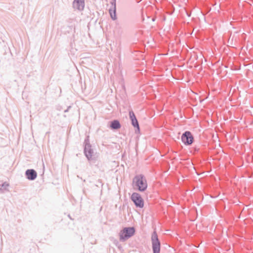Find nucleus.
<instances>
[{"mask_svg":"<svg viewBox=\"0 0 253 253\" xmlns=\"http://www.w3.org/2000/svg\"><path fill=\"white\" fill-rule=\"evenodd\" d=\"M130 199L136 208H142L144 207V200L138 193L133 192Z\"/></svg>","mask_w":253,"mask_h":253,"instance_id":"423d86ee","label":"nucleus"},{"mask_svg":"<svg viewBox=\"0 0 253 253\" xmlns=\"http://www.w3.org/2000/svg\"><path fill=\"white\" fill-rule=\"evenodd\" d=\"M142 0H136L137 3L140 2Z\"/></svg>","mask_w":253,"mask_h":253,"instance_id":"6ab92c4d","label":"nucleus"},{"mask_svg":"<svg viewBox=\"0 0 253 253\" xmlns=\"http://www.w3.org/2000/svg\"><path fill=\"white\" fill-rule=\"evenodd\" d=\"M187 15L188 17H190V16H191V13H187Z\"/></svg>","mask_w":253,"mask_h":253,"instance_id":"a211bd4d","label":"nucleus"},{"mask_svg":"<svg viewBox=\"0 0 253 253\" xmlns=\"http://www.w3.org/2000/svg\"><path fill=\"white\" fill-rule=\"evenodd\" d=\"M151 240L153 253H160L161 242L155 230L152 233Z\"/></svg>","mask_w":253,"mask_h":253,"instance_id":"20e7f679","label":"nucleus"},{"mask_svg":"<svg viewBox=\"0 0 253 253\" xmlns=\"http://www.w3.org/2000/svg\"><path fill=\"white\" fill-rule=\"evenodd\" d=\"M156 19V17H153L152 19V20L153 21H155Z\"/></svg>","mask_w":253,"mask_h":253,"instance_id":"f3484780","label":"nucleus"},{"mask_svg":"<svg viewBox=\"0 0 253 253\" xmlns=\"http://www.w3.org/2000/svg\"><path fill=\"white\" fill-rule=\"evenodd\" d=\"M110 127L113 130H117L121 127V125L118 120L110 122Z\"/></svg>","mask_w":253,"mask_h":253,"instance_id":"9b49d317","label":"nucleus"},{"mask_svg":"<svg viewBox=\"0 0 253 253\" xmlns=\"http://www.w3.org/2000/svg\"><path fill=\"white\" fill-rule=\"evenodd\" d=\"M68 217H69L71 219H73L71 218V217L70 216V214H69V215H68Z\"/></svg>","mask_w":253,"mask_h":253,"instance_id":"412c9836","label":"nucleus"},{"mask_svg":"<svg viewBox=\"0 0 253 253\" xmlns=\"http://www.w3.org/2000/svg\"><path fill=\"white\" fill-rule=\"evenodd\" d=\"M129 118L131 121L132 126L136 128L135 132H140V127L138 122L136 119L135 114L133 111H129Z\"/></svg>","mask_w":253,"mask_h":253,"instance_id":"0eeeda50","label":"nucleus"},{"mask_svg":"<svg viewBox=\"0 0 253 253\" xmlns=\"http://www.w3.org/2000/svg\"><path fill=\"white\" fill-rule=\"evenodd\" d=\"M84 153L88 161L92 160V156L94 152L90 143L89 136H87L84 142Z\"/></svg>","mask_w":253,"mask_h":253,"instance_id":"7ed1b4c3","label":"nucleus"},{"mask_svg":"<svg viewBox=\"0 0 253 253\" xmlns=\"http://www.w3.org/2000/svg\"><path fill=\"white\" fill-rule=\"evenodd\" d=\"M132 185L135 190L140 192L145 191L148 187L147 180L142 174L134 176L132 179Z\"/></svg>","mask_w":253,"mask_h":253,"instance_id":"f257e3e1","label":"nucleus"},{"mask_svg":"<svg viewBox=\"0 0 253 253\" xmlns=\"http://www.w3.org/2000/svg\"><path fill=\"white\" fill-rule=\"evenodd\" d=\"M56 108L57 110H59V111H60L62 110V108L61 106L60 105H57L56 106Z\"/></svg>","mask_w":253,"mask_h":253,"instance_id":"4468645a","label":"nucleus"},{"mask_svg":"<svg viewBox=\"0 0 253 253\" xmlns=\"http://www.w3.org/2000/svg\"><path fill=\"white\" fill-rule=\"evenodd\" d=\"M71 108V106H69L67 107V108L64 110L65 113H67L69 111V109Z\"/></svg>","mask_w":253,"mask_h":253,"instance_id":"2eb2a0df","label":"nucleus"},{"mask_svg":"<svg viewBox=\"0 0 253 253\" xmlns=\"http://www.w3.org/2000/svg\"><path fill=\"white\" fill-rule=\"evenodd\" d=\"M0 186V192L3 193L5 191H8V187L9 186V184L7 182H3Z\"/></svg>","mask_w":253,"mask_h":253,"instance_id":"f8f14e48","label":"nucleus"},{"mask_svg":"<svg viewBox=\"0 0 253 253\" xmlns=\"http://www.w3.org/2000/svg\"><path fill=\"white\" fill-rule=\"evenodd\" d=\"M122 86H123V88L124 89H125V85H124V84L122 85Z\"/></svg>","mask_w":253,"mask_h":253,"instance_id":"aec40b11","label":"nucleus"},{"mask_svg":"<svg viewBox=\"0 0 253 253\" xmlns=\"http://www.w3.org/2000/svg\"><path fill=\"white\" fill-rule=\"evenodd\" d=\"M25 174L26 178L31 181L34 180L37 177V172L34 169H27Z\"/></svg>","mask_w":253,"mask_h":253,"instance_id":"9d476101","label":"nucleus"},{"mask_svg":"<svg viewBox=\"0 0 253 253\" xmlns=\"http://www.w3.org/2000/svg\"><path fill=\"white\" fill-rule=\"evenodd\" d=\"M181 139L182 142L186 146H190L194 141V136L191 131L186 130L181 135Z\"/></svg>","mask_w":253,"mask_h":253,"instance_id":"39448f33","label":"nucleus"},{"mask_svg":"<svg viewBox=\"0 0 253 253\" xmlns=\"http://www.w3.org/2000/svg\"><path fill=\"white\" fill-rule=\"evenodd\" d=\"M135 233V229L134 227H126L123 228L120 232L119 240L122 242H124L129 238L133 236Z\"/></svg>","mask_w":253,"mask_h":253,"instance_id":"f03ea898","label":"nucleus"},{"mask_svg":"<svg viewBox=\"0 0 253 253\" xmlns=\"http://www.w3.org/2000/svg\"><path fill=\"white\" fill-rule=\"evenodd\" d=\"M121 29V27L119 24V23H116V26L115 27V30L117 31H118V33L119 34L120 32V29Z\"/></svg>","mask_w":253,"mask_h":253,"instance_id":"ddd939ff","label":"nucleus"},{"mask_svg":"<svg viewBox=\"0 0 253 253\" xmlns=\"http://www.w3.org/2000/svg\"><path fill=\"white\" fill-rule=\"evenodd\" d=\"M69 29H70V30H72L73 29H75V26L73 25H71L70 26H69Z\"/></svg>","mask_w":253,"mask_h":253,"instance_id":"dca6fc26","label":"nucleus"},{"mask_svg":"<svg viewBox=\"0 0 253 253\" xmlns=\"http://www.w3.org/2000/svg\"><path fill=\"white\" fill-rule=\"evenodd\" d=\"M111 7L109 9V12L111 19L113 20L117 19L116 14V0H112L111 1Z\"/></svg>","mask_w":253,"mask_h":253,"instance_id":"6e6552de","label":"nucleus"},{"mask_svg":"<svg viewBox=\"0 0 253 253\" xmlns=\"http://www.w3.org/2000/svg\"><path fill=\"white\" fill-rule=\"evenodd\" d=\"M84 0H74L73 2V7L80 11L84 9Z\"/></svg>","mask_w":253,"mask_h":253,"instance_id":"1a4fd4ad","label":"nucleus"}]
</instances>
